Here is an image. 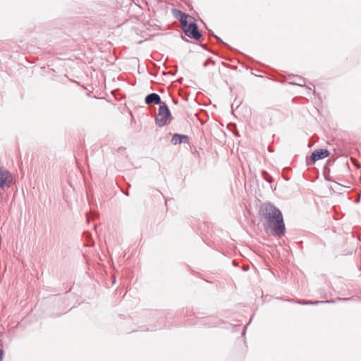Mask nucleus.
<instances>
[{
  "instance_id": "obj_2",
  "label": "nucleus",
  "mask_w": 361,
  "mask_h": 361,
  "mask_svg": "<svg viewBox=\"0 0 361 361\" xmlns=\"http://www.w3.org/2000/svg\"><path fill=\"white\" fill-rule=\"evenodd\" d=\"M173 13L176 18L179 19L182 28L187 36L195 39H199L201 37V35L197 30V26L195 23V20L192 16L179 10H174Z\"/></svg>"
},
{
  "instance_id": "obj_5",
  "label": "nucleus",
  "mask_w": 361,
  "mask_h": 361,
  "mask_svg": "<svg viewBox=\"0 0 361 361\" xmlns=\"http://www.w3.org/2000/svg\"><path fill=\"white\" fill-rule=\"evenodd\" d=\"M330 154L329 150L326 149H317V150H315L314 152H312V155H311V158H312V160L313 161V162H315L319 159H324L327 157H329Z\"/></svg>"
},
{
  "instance_id": "obj_6",
  "label": "nucleus",
  "mask_w": 361,
  "mask_h": 361,
  "mask_svg": "<svg viewBox=\"0 0 361 361\" xmlns=\"http://www.w3.org/2000/svg\"><path fill=\"white\" fill-rule=\"evenodd\" d=\"M145 102L147 104H158L161 103V98L157 94L152 93L146 97Z\"/></svg>"
},
{
  "instance_id": "obj_1",
  "label": "nucleus",
  "mask_w": 361,
  "mask_h": 361,
  "mask_svg": "<svg viewBox=\"0 0 361 361\" xmlns=\"http://www.w3.org/2000/svg\"><path fill=\"white\" fill-rule=\"evenodd\" d=\"M261 222L266 232L281 236L285 233V224L281 211L273 205H266L262 210Z\"/></svg>"
},
{
  "instance_id": "obj_8",
  "label": "nucleus",
  "mask_w": 361,
  "mask_h": 361,
  "mask_svg": "<svg viewBox=\"0 0 361 361\" xmlns=\"http://www.w3.org/2000/svg\"><path fill=\"white\" fill-rule=\"evenodd\" d=\"M3 357H4V350L0 348V361H1L3 360Z\"/></svg>"
},
{
  "instance_id": "obj_4",
  "label": "nucleus",
  "mask_w": 361,
  "mask_h": 361,
  "mask_svg": "<svg viewBox=\"0 0 361 361\" xmlns=\"http://www.w3.org/2000/svg\"><path fill=\"white\" fill-rule=\"evenodd\" d=\"M13 182V176L11 173L3 168H0V188L10 187Z\"/></svg>"
},
{
  "instance_id": "obj_3",
  "label": "nucleus",
  "mask_w": 361,
  "mask_h": 361,
  "mask_svg": "<svg viewBox=\"0 0 361 361\" xmlns=\"http://www.w3.org/2000/svg\"><path fill=\"white\" fill-rule=\"evenodd\" d=\"M170 111L166 104L160 106L159 109V113L156 118V123L159 126L162 127L165 126L170 116Z\"/></svg>"
},
{
  "instance_id": "obj_7",
  "label": "nucleus",
  "mask_w": 361,
  "mask_h": 361,
  "mask_svg": "<svg viewBox=\"0 0 361 361\" xmlns=\"http://www.w3.org/2000/svg\"><path fill=\"white\" fill-rule=\"evenodd\" d=\"M187 137L185 135H175L171 140V142L174 145L180 144L183 139H186Z\"/></svg>"
},
{
  "instance_id": "obj_9",
  "label": "nucleus",
  "mask_w": 361,
  "mask_h": 361,
  "mask_svg": "<svg viewBox=\"0 0 361 361\" xmlns=\"http://www.w3.org/2000/svg\"><path fill=\"white\" fill-rule=\"evenodd\" d=\"M319 302H303V304H317Z\"/></svg>"
}]
</instances>
